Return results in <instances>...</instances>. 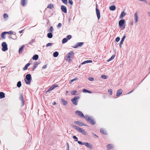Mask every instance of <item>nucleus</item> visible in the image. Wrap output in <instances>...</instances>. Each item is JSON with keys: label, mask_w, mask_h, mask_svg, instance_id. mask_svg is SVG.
<instances>
[{"label": "nucleus", "mask_w": 150, "mask_h": 150, "mask_svg": "<svg viewBox=\"0 0 150 150\" xmlns=\"http://www.w3.org/2000/svg\"><path fill=\"white\" fill-rule=\"evenodd\" d=\"M85 119L87 122L92 125H94L96 123L95 119L92 117H90L87 115H86Z\"/></svg>", "instance_id": "nucleus-1"}, {"label": "nucleus", "mask_w": 150, "mask_h": 150, "mask_svg": "<svg viewBox=\"0 0 150 150\" xmlns=\"http://www.w3.org/2000/svg\"><path fill=\"white\" fill-rule=\"evenodd\" d=\"M77 142L78 144H79L81 145H84V142H81L78 141Z\"/></svg>", "instance_id": "nucleus-51"}, {"label": "nucleus", "mask_w": 150, "mask_h": 150, "mask_svg": "<svg viewBox=\"0 0 150 150\" xmlns=\"http://www.w3.org/2000/svg\"><path fill=\"white\" fill-rule=\"evenodd\" d=\"M4 18H7L8 17V16L6 13H5L4 14Z\"/></svg>", "instance_id": "nucleus-49"}, {"label": "nucleus", "mask_w": 150, "mask_h": 150, "mask_svg": "<svg viewBox=\"0 0 150 150\" xmlns=\"http://www.w3.org/2000/svg\"><path fill=\"white\" fill-rule=\"evenodd\" d=\"M92 62V61L91 60H88L84 61L81 63L82 64H85L90 63Z\"/></svg>", "instance_id": "nucleus-24"}, {"label": "nucleus", "mask_w": 150, "mask_h": 150, "mask_svg": "<svg viewBox=\"0 0 150 150\" xmlns=\"http://www.w3.org/2000/svg\"><path fill=\"white\" fill-rule=\"evenodd\" d=\"M56 102H54L53 103H52V105H56Z\"/></svg>", "instance_id": "nucleus-63"}, {"label": "nucleus", "mask_w": 150, "mask_h": 150, "mask_svg": "<svg viewBox=\"0 0 150 150\" xmlns=\"http://www.w3.org/2000/svg\"><path fill=\"white\" fill-rule=\"evenodd\" d=\"M147 12L149 14V16H150V12Z\"/></svg>", "instance_id": "nucleus-64"}, {"label": "nucleus", "mask_w": 150, "mask_h": 150, "mask_svg": "<svg viewBox=\"0 0 150 150\" xmlns=\"http://www.w3.org/2000/svg\"><path fill=\"white\" fill-rule=\"evenodd\" d=\"M52 86L53 87L54 89L58 86V85L56 84H54Z\"/></svg>", "instance_id": "nucleus-54"}, {"label": "nucleus", "mask_w": 150, "mask_h": 150, "mask_svg": "<svg viewBox=\"0 0 150 150\" xmlns=\"http://www.w3.org/2000/svg\"><path fill=\"white\" fill-rule=\"evenodd\" d=\"M32 80L31 75L30 74H27L24 79V81L27 84H30Z\"/></svg>", "instance_id": "nucleus-2"}, {"label": "nucleus", "mask_w": 150, "mask_h": 150, "mask_svg": "<svg viewBox=\"0 0 150 150\" xmlns=\"http://www.w3.org/2000/svg\"><path fill=\"white\" fill-rule=\"evenodd\" d=\"M27 0H21V4L23 6H25L27 3Z\"/></svg>", "instance_id": "nucleus-15"}, {"label": "nucleus", "mask_w": 150, "mask_h": 150, "mask_svg": "<svg viewBox=\"0 0 150 150\" xmlns=\"http://www.w3.org/2000/svg\"><path fill=\"white\" fill-rule=\"evenodd\" d=\"M88 80L91 81H93L94 80V79L93 78L90 77L88 78Z\"/></svg>", "instance_id": "nucleus-55"}, {"label": "nucleus", "mask_w": 150, "mask_h": 150, "mask_svg": "<svg viewBox=\"0 0 150 150\" xmlns=\"http://www.w3.org/2000/svg\"><path fill=\"white\" fill-rule=\"evenodd\" d=\"M34 40H32L29 43V44H31L33 43V42H34Z\"/></svg>", "instance_id": "nucleus-57"}, {"label": "nucleus", "mask_w": 150, "mask_h": 150, "mask_svg": "<svg viewBox=\"0 0 150 150\" xmlns=\"http://www.w3.org/2000/svg\"><path fill=\"white\" fill-rule=\"evenodd\" d=\"M66 38L68 40H69L71 38V36L70 35H68L67 36Z\"/></svg>", "instance_id": "nucleus-43"}, {"label": "nucleus", "mask_w": 150, "mask_h": 150, "mask_svg": "<svg viewBox=\"0 0 150 150\" xmlns=\"http://www.w3.org/2000/svg\"><path fill=\"white\" fill-rule=\"evenodd\" d=\"M79 132L84 135H85L86 134V132L85 131V130L84 129H83L82 128L80 130V131Z\"/></svg>", "instance_id": "nucleus-28"}, {"label": "nucleus", "mask_w": 150, "mask_h": 150, "mask_svg": "<svg viewBox=\"0 0 150 150\" xmlns=\"http://www.w3.org/2000/svg\"><path fill=\"white\" fill-rule=\"evenodd\" d=\"M67 147L68 149H67V150H69V145L68 143H67Z\"/></svg>", "instance_id": "nucleus-62"}, {"label": "nucleus", "mask_w": 150, "mask_h": 150, "mask_svg": "<svg viewBox=\"0 0 150 150\" xmlns=\"http://www.w3.org/2000/svg\"><path fill=\"white\" fill-rule=\"evenodd\" d=\"M126 38V36L125 35H124L123 36L121 40V41H120V44H119V46L121 48L122 47V44L123 42L124 41V40Z\"/></svg>", "instance_id": "nucleus-14"}, {"label": "nucleus", "mask_w": 150, "mask_h": 150, "mask_svg": "<svg viewBox=\"0 0 150 150\" xmlns=\"http://www.w3.org/2000/svg\"><path fill=\"white\" fill-rule=\"evenodd\" d=\"M5 97V93L3 92H0V98L2 99Z\"/></svg>", "instance_id": "nucleus-23"}, {"label": "nucleus", "mask_w": 150, "mask_h": 150, "mask_svg": "<svg viewBox=\"0 0 150 150\" xmlns=\"http://www.w3.org/2000/svg\"><path fill=\"white\" fill-rule=\"evenodd\" d=\"M77 92V91L76 90H73L71 92V94L72 95H75L76 93Z\"/></svg>", "instance_id": "nucleus-45"}, {"label": "nucleus", "mask_w": 150, "mask_h": 150, "mask_svg": "<svg viewBox=\"0 0 150 150\" xmlns=\"http://www.w3.org/2000/svg\"><path fill=\"white\" fill-rule=\"evenodd\" d=\"M115 55H112L111 57L108 60V62H109L112 60L115 57Z\"/></svg>", "instance_id": "nucleus-37"}, {"label": "nucleus", "mask_w": 150, "mask_h": 150, "mask_svg": "<svg viewBox=\"0 0 150 150\" xmlns=\"http://www.w3.org/2000/svg\"><path fill=\"white\" fill-rule=\"evenodd\" d=\"M134 89H135V88H134L132 91H130V92L128 93H127V94H129L131 93H132L134 91Z\"/></svg>", "instance_id": "nucleus-60"}, {"label": "nucleus", "mask_w": 150, "mask_h": 150, "mask_svg": "<svg viewBox=\"0 0 150 150\" xmlns=\"http://www.w3.org/2000/svg\"><path fill=\"white\" fill-rule=\"evenodd\" d=\"M110 10L111 11H114L116 9V7L115 5H112L109 7Z\"/></svg>", "instance_id": "nucleus-21"}, {"label": "nucleus", "mask_w": 150, "mask_h": 150, "mask_svg": "<svg viewBox=\"0 0 150 150\" xmlns=\"http://www.w3.org/2000/svg\"><path fill=\"white\" fill-rule=\"evenodd\" d=\"M101 77L104 79H106L107 78V76L104 75H102L101 76Z\"/></svg>", "instance_id": "nucleus-52"}, {"label": "nucleus", "mask_w": 150, "mask_h": 150, "mask_svg": "<svg viewBox=\"0 0 150 150\" xmlns=\"http://www.w3.org/2000/svg\"><path fill=\"white\" fill-rule=\"evenodd\" d=\"M125 21L124 19L120 20L118 23L119 26L122 28L124 29L125 28V25H124Z\"/></svg>", "instance_id": "nucleus-3"}, {"label": "nucleus", "mask_w": 150, "mask_h": 150, "mask_svg": "<svg viewBox=\"0 0 150 150\" xmlns=\"http://www.w3.org/2000/svg\"><path fill=\"white\" fill-rule=\"evenodd\" d=\"M24 29H23V30H21V31H19V33L21 34V33H22L23 31H24Z\"/></svg>", "instance_id": "nucleus-61"}, {"label": "nucleus", "mask_w": 150, "mask_h": 150, "mask_svg": "<svg viewBox=\"0 0 150 150\" xmlns=\"http://www.w3.org/2000/svg\"><path fill=\"white\" fill-rule=\"evenodd\" d=\"M2 50L3 51H5L8 50L7 45L5 42H3L2 43Z\"/></svg>", "instance_id": "nucleus-5"}, {"label": "nucleus", "mask_w": 150, "mask_h": 150, "mask_svg": "<svg viewBox=\"0 0 150 150\" xmlns=\"http://www.w3.org/2000/svg\"><path fill=\"white\" fill-rule=\"evenodd\" d=\"M47 67V64L45 65L42 67V69H44L46 68Z\"/></svg>", "instance_id": "nucleus-58"}, {"label": "nucleus", "mask_w": 150, "mask_h": 150, "mask_svg": "<svg viewBox=\"0 0 150 150\" xmlns=\"http://www.w3.org/2000/svg\"><path fill=\"white\" fill-rule=\"evenodd\" d=\"M17 86L18 88L20 87L21 86V81H18L17 84Z\"/></svg>", "instance_id": "nucleus-35"}, {"label": "nucleus", "mask_w": 150, "mask_h": 150, "mask_svg": "<svg viewBox=\"0 0 150 150\" xmlns=\"http://www.w3.org/2000/svg\"><path fill=\"white\" fill-rule=\"evenodd\" d=\"M71 125L73 128H74L76 130L80 132L81 129V128L73 124H71Z\"/></svg>", "instance_id": "nucleus-12"}, {"label": "nucleus", "mask_w": 150, "mask_h": 150, "mask_svg": "<svg viewBox=\"0 0 150 150\" xmlns=\"http://www.w3.org/2000/svg\"><path fill=\"white\" fill-rule=\"evenodd\" d=\"M134 19L135 23H137L138 21V17L137 15V13L136 12L134 15Z\"/></svg>", "instance_id": "nucleus-16"}, {"label": "nucleus", "mask_w": 150, "mask_h": 150, "mask_svg": "<svg viewBox=\"0 0 150 150\" xmlns=\"http://www.w3.org/2000/svg\"><path fill=\"white\" fill-rule=\"evenodd\" d=\"M74 123L80 126H86V125L83 124V122L79 121H74Z\"/></svg>", "instance_id": "nucleus-10"}, {"label": "nucleus", "mask_w": 150, "mask_h": 150, "mask_svg": "<svg viewBox=\"0 0 150 150\" xmlns=\"http://www.w3.org/2000/svg\"><path fill=\"white\" fill-rule=\"evenodd\" d=\"M59 55V53L57 51H55L53 54V56L54 57H57Z\"/></svg>", "instance_id": "nucleus-32"}, {"label": "nucleus", "mask_w": 150, "mask_h": 150, "mask_svg": "<svg viewBox=\"0 0 150 150\" xmlns=\"http://www.w3.org/2000/svg\"><path fill=\"white\" fill-rule=\"evenodd\" d=\"M73 139H75L74 141L75 142H77L78 141V139L77 137H76L75 136H73Z\"/></svg>", "instance_id": "nucleus-42"}, {"label": "nucleus", "mask_w": 150, "mask_h": 150, "mask_svg": "<svg viewBox=\"0 0 150 150\" xmlns=\"http://www.w3.org/2000/svg\"><path fill=\"white\" fill-rule=\"evenodd\" d=\"M125 15V13L124 11H123L121 13L120 16V19L122 18Z\"/></svg>", "instance_id": "nucleus-19"}, {"label": "nucleus", "mask_w": 150, "mask_h": 150, "mask_svg": "<svg viewBox=\"0 0 150 150\" xmlns=\"http://www.w3.org/2000/svg\"><path fill=\"white\" fill-rule=\"evenodd\" d=\"M108 92L110 94V95H112V90L111 89H109L108 91Z\"/></svg>", "instance_id": "nucleus-44"}, {"label": "nucleus", "mask_w": 150, "mask_h": 150, "mask_svg": "<svg viewBox=\"0 0 150 150\" xmlns=\"http://www.w3.org/2000/svg\"><path fill=\"white\" fill-rule=\"evenodd\" d=\"M83 91L84 93H92V92L86 89H84L83 90Z\"/></svg>", "instance_id": "nucleus-31"}, {"label": "nucleus", "mask_w": 150, "mask_h": 150, "mask_svg": "<svg viewBox=\"0 0 150 150\" xmlns=\"http://www.w3.org/2000/svg\"><path fill=\"white\" fill-rule=\"evenodd\" d=\"M37 65H36V64L35 63L34 65H33V68L32 69V71H33L36 68Z\"/></svg>", "instance_id": "nucleus-39"}, {"label": "nucleus", "mask_w": 150, "mask_h": 150, "mask_svg": "<svg viewBox=\"0 0 150 150\" xmlns=\"http://www.w3.org/2000/svg\"><path fill=\"white\" fill-rule=\"evenodd\" d=\"M83 42H77L76 44L72 47H73L76 48L79 47H81L83 44Z\"/></svg>", "instance_id": "nucleus-9"}, {"label": "nucleus", "mask_w": 150, "mask_h": 150, "mask_svg": "<svg viewBox=\"0 0 150 150\" xmlns=\"http://www.w3.org/2000/svg\"><path fill=\"white\" fill-rule=\"evenodd\" d=\"M84 145L86 146L87 147L90 148V149H92V145H90L88 143L84 142Z\"/></svg>", "instance_id": "nucleus-18"}, {"label": "nucleus", "mask_w": 150, "mask_h": 150, "mask_svg": "<svg viewBox=\"0 0 150 150\" xmlns=\"http://www.w3.org/2000/svg\"><path fill=\"white\" fill-rule=\"evenodd\" d=\"M77 79L76 78L73 79H71V80L69 82V83L70 84H71L72 82H73L74 81H75V80H76Z\"/></svg>", "instance_id": "nucleus-41"}, {"label": "nucleus", "mask_w": 150, "mask_h": 150, "mask_svg": "<svg viewBox=\"0 0 150 150\" xmlns=\"http://www.w3.org/2000/svg\"><path fill=\"white\" fill-rule=\"evenodd\" d=\"M53 31V27L52 26H51L50 27V28L49 29V31L51 32H52Z\"/></svg>", "instance_id": "nucleus-40"}, {"label": "nucleus", "mask_w": 150, "mask_h": 150, "mask_svg": "<svg viewBox=\"0 0 150 150\" xmlns=\"http://www.w3.org/2000/svg\"><path fill=\"white\" fill-rule=\"evenodd\" d=\"M6 33L9 34H13V33L12 31H10L9 32H6Z\"/></svg>", "instance_id": "nucleus-48"}, {"label": "nucleus", "mask_w": 150, "mask_h": 150, "mask_svg": "<svg viewBox=\"0 0 150 150\" xmlns=\"http://www.w3.org/2000/svg\"><path fill=\"white\" fill-rule=\"evenodd\" d=\"M38 57L39 56L38 55L35 54L33 56L32 58L33 60H36L38 59Z\"/></svg>", "instance_id": "nucleus-29"}, {"label": "nucleus", "mask_w": 150, "mask_h": 150, "mask_svg": "<svg viewBox=\"0 0 150 150\" xmlns=\"http://www.w3.org/2000/svg\"><path fill=\"white\" fill-rule=\"evenodd\" d=\"M25 47V45H22V46L19 49V54H21L22 52V50L23 49V48Z\"/></svg>", "instance_id": "nucleus-25"}, {"label": "nucleus", "mask_w": 150, "mask_h": 150, "mask_svg": "<svg viewBox=\"0 0 150 150\" xmlns=\"http://www.w3.org/2000/svg\"><path fill=\"white\" fill-rule=\"evenodd\" d=\"M61 9L62 11L64 13H67V8L65 6L62 5Z\"/></svg>", "instance_id": "nucleus-13"}, {"label": "nucleus", "mask_w": 150, "mask_h": 150, "mask_svg": "<svg viewBox=\"0 0 150 150\" xmlns=\"http://www.w3.org/2000/svg\"><path fill=\"white\" fill-rule=\"evenodd\" d=\"M68 2L71 5H72L73 4V2L72 0H69Z\"/></svg>", "instance_id": "nucleus-53"}, {"label": "nucleus", "mask_w": 150, "mask_h": 150, "mask_svg": "<svg viewBox=\"0 0 150 150\" xmlns=\"http://www.w3.org/2000/svg\"><path fill=\"white\" fill-rule=\"evenodd\" d=\"M54 88L52 86L50 87L46 91V93H47L48 92H49L50 91L54 89Z\"/></svg>", "instance_id": "nucleus-33"}, {"label": "nucleus", "mask_w": 150, "mask_h": 150, "mask_svg": "<svg viewBox=\"0 0 150 150\" xmlns=\"http://www.w3.org/2000/svg\"><path fill=\"white\" fill-rule=\"evenodd\" d=\"M19 99L21 101L22 105L21 106L22 107L24 105V102L23 99V93H21L20 94Z\"/></svg>", "instance_id": "nucleus-7"}, {"label": "nucleus", "mask_w": 150, "mask_h": 150, "mask_svg": "<svg viewBox=\"0 0 150 150\" xmlns=\"http://www.w3.org/2000/svg\"><path fill=\"white\" fill-rule=\"evenodd\" d=\"M75 113L81 118H85L86 116H84L83 113L80 111L76 110L75 111Z\"/></svg>", "instance_id": "nucleus-6"}, {"label": "nucleus", "mask_w": 150, "mask_h": 150, "mask_svg": "<svg viewBox=\"0 0 150 150\" xmlns=\"http://www.w3.org/2000/svg\"><path fill=\"white\" fill-rule=\"evenodd\" d=\"M67 39L66 38H64L62 41V42L63 43H64L68 41Z\"/></svg>", "instance_id": "nucleus-36"}, {"label": "nucleus", "mask_w": 150, "mask_h": 150, "mask_svg": "<svg viewBox=\"0 0 150 150\" xmlns=\"http://www.w3.org/2000/svg\"><path fill=\"white\" fill-rule=\"evenodd\" d=\"M6 34V32H4L2 33L1 34V38L4 39L5 38V34Z\"/></svg>", "instance_id": "nucleus-34"}, {"label": "nucleus", "mask_w": 150, "mask_h": 150, "mask_svg": "<svg viewBox=\"0 0 150 150\" xmlns=\"http://www.w3.org/2000/svg\"><path fill=\"white\" fill-rule=\"evenodd\" d=\"M96 15L97 16V17L98 19L99 20L100 17V13L99 10L97 8V5L96 6Z\"/></svg>", "instance_id": "nucleus-8"}, {"label": "nucleus", "mask_w": 150, "mask_h": 150, "mask_svg": "<svg viewBox=\"0 0 150 150\" xmlns=\"http://www.w3.org/2000/svg\"><path fill=\"white\" fill-rule=\"evenodd\" d=\"M92 134L93 135V137H98V136H97V135H96V134H95L94 133H92Z\"/></svg>", "instance_id": "nucleus-59"}, {"label": "nucleus", "mask_w": 150, "mask_h": 150, "mask_svg": "<svg viewBox=\"0 0 150 150\" xmlns=\"http://www.w3.org/2000/svg\"><path fill=\"white\" fill-rule=\"evenodd\" d=\"M53 8V5H51V4H50L48 5L47 6V8H49L50 9L52 8Z\"/></svg>", "instance_id": "nucleus-38"}, {"label": "nucleus", "mask_w": 150, "mask_h": 150, "mask_svg": "<svg viewBox=\"0 0 150 150\" xmlns=\"http://www.w3.org/2000/svg\"><path fill=\"white\" fill-rule=\"evenodd\" d=\"M122 91L121 89H119L117 91V93L116 94V96H118L121 94H122Z\"/></svg>", "instance_id": "nucleus-20"}, {"label": "nucleus", "mask_w": 150, "mask_h": 150, "mask_svg": "<svg viewBox=\"0 0 150 150\" xmlns=\"http://www.w3.org/2000/svg\"><path fill=\"white\" fill-rule=\"evenodd\" d=\"M74 53L73 51H71L68 53L67 54V58L69 59L72 58L74 56Z\"/></svg>", "instance_id": "nucleus-11"}, {"label": "nucleus", "mask_w": 150, "mask_h": 150, "mask_svg": "<svg viewBox=\"0 0 150 150\" xmlns=\"http://www.w3.org/2000/svg\"><path fill=\"white\" fill-rule=\"evenodd\" d=\"M79 98L80 97L79 96H75L74 98L71 99V101L74 105H77L78 102V100H77L79 99Z\"/></svg>", "instance_id": "nucleus-4"}, {"label": "nucleus", "mask_w": 150, "mask_h": 150, "mask_svg": "<svg viewBox=\"0 0 150 150\" xmlns=\"http://www.w3.org/2000/svg\"><path fill=\"white\" fill-rule=\"evenodd\" d=\"M62 24L60 23H59L57 25V27L58 28H60L62 26Z\"/></svg>", "instance_id": "nucleus-56"}, {"label": "nucleus", "mask_w": 150, "mask_h": 150, "mask_svg": "<svg viewBox=\"0 0 150 150\" xmlns=\"http://www.w3.org/2000/svg\"><path fill=\"white\" fill-rule=\"evenodd\" d=\"M47 36L49 38H52L53 37V35L52 33L51 32H50L48 33L47 34Z\"/></svg>", "instance_id": "nucleus-30"}, {"label": "nucleus", "mask_w": 150, "mask_h": 150, "mask_svg": "<svg viewBox=\"0 0 150 150\" xmlns=\"http://www.w3.org/2000/svg\"><path fill=\"white\" fill-rule=\"evenodd\" d=\"M62 2L64 4L67 5V0H62Z\"/></svg>", "instance_id": "nucleus-47"}, {"label": "nucleus", "mask_w": 150, "mask_h": 150, "mask_svg": "<svg viewBox=\"0 0 150 150\" xmlns=\"http://www.w3.org/2000/svg\"><path fill=\"white\" fill-rule=\"evenodd\" d=\"M107 148L108 149L110 150V149H112L114 147V146L112 144H108L107 146Z\"/></svg>", "instance_id": "nucleus-17"}, {"label": "nucleus", "mask_w": 150, "mask_h": 150, "mask_svg": "<svg viewBox=\"0 0 150 150\" xmlns=\"http://www.w3.org/2000/svg\"><path fill=\"white\" fill-rule=\"evenodd\" d=\"M62 103L63 105H66L68 104V102L67 101L65 100L64 99L62 98Z\"/></svg>", "instance_id": "nucleus-27"}, {"label": "nucleus", "mask_w": 150, "mask_h": 150, "mask_svg": "<svg viewBox=\"0 0 150 150\" xmlns=\"http://www.w3.org/2000/svg\"><path fill=\"white\" fill-rule=\"evenodd\" d=\"M100 132L102 134H103L106 135L107 134L106 132L104 130V129L103 128H101L100 129Z\"/></svg>", "instance_id": "nucleus-26"}, {"label": "nucleus", "mask_w": 150, "mask_h": 150, "mask_svg": "<svg viewBox=\"0 0 150 150\" xmlns=\"http://www.w3.org/2000/svg\"><path fill=\"white\" fill-rule=\"evenodd\" d=\"M53 44L50 43H49L47 44L46 45V46L47 47H48L49 46H52Z\"/></svg>", "instance_id": "nucleus-46"}, {"label": "nucleus", "mask_w": 150, "mask_h": 150, "mask_svg": "<svg viewBox=\"0 0 150 150\" xmlns=\"http://www.w3.org/2000/svg\"><path fill=\"white\" fill-rule=\"evenodd\" d=\"M120 37H117L115 39V41L116 42H118L120 40Z\"/></svg>", "instance_id": "nucleus-50"}, {"label": "nucleus", "mask_w": 150, "mask_h": 150, "mask_svg": "<svg viewBox=\"0 0 150 150\" xmlns=\"http://www.w3.org/2000/svg\"><path fill=\"white\" fill-rule=\"evenodd\" d=\"M30 63H29L26 64L25 66L23 68V70H27L28 69V67L30 65Z\"/></svg>", "instance_id": "nucleus-22"}]
</instances>
